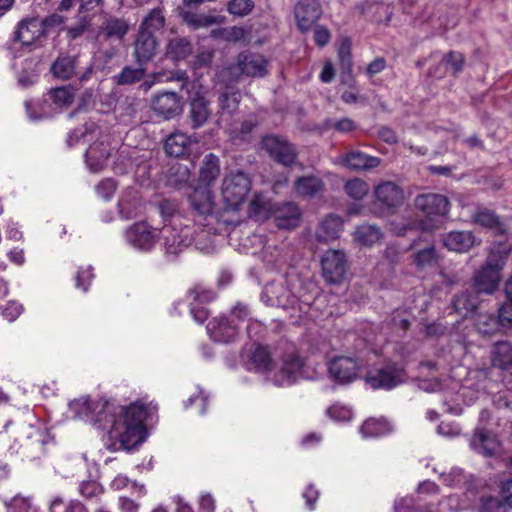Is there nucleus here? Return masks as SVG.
I'll list each match as a JSON object with an SVG mask.
<instances>
[{
  "label": "nucleus",
  "mask_w": 512,
  "mask_h": 512,
  "mask_svg": "<svg viewBox=\"0 0 512 512\" xmlns=\"http://www.w3.org/2000/svg\"><path fill=\"white\" fill-rule=\"evenodd\" d=\"M72 405L81 406V413L99 429L106 431L111 440H117L122 449L134 448L147 436L144 421L148 411L147 406L140 401L122 407L106 399L85 397Z\"/></svg>",
  "instance_id": "obj_1"
},
{
  "label": "nucleus",
  "mask_w": 512,
  "mask_h": 512,
  "mask_svg": "<svg viewBox=\"0 0 512 512\" xmlns=\"http://www.w3.org/2000/svg\"><path fill=\"white\" fill-rule=\"evenodd\" d=\"M506 257L499 252H490L485 263L474 272L471 288L480 295H492L499 287L501 271Z\"/></svg>",
  "instance_id": "obj_2"
},
{
  "label": "nucleus",
  "mask_w": 512,
  "mask_h": 512,
  "mask_svg": "<svg viewBox=\"0 0 512 512\" xmlns=\"http://www.w3.org/2000/svg\"><path fill=\"white\" fill-rule=\"evenodd\" d=\"M159 235L163 240L166 253L173 256H177L188 248L194 239L192 227L184 225L181 219L165 223Z\"/></svg>",
  "instance_id": "obj_3"
},
{
  "label": "nucleus",
  "mask_w": 512,
  "mask_h": 512,
  "mask_svg": "<svg viewBox=\"0 0 512 512\" xmlns=\"http://www.w3.org/2000/svg\"><path fill=\"white\" fill-rule=\"evenodd\" d=\"M261 148L277 164L292 167L297 163L298 150L286 137L268 134L261 139Z\"/></svg>",
  "instance_id": "obj_4"
},
{
  "label": "nucleus",
  "mask_w": 512,
  "mask_h": 512,
  "mask_svg": "<svg viewBox=\"0 0 512 512\" xmlns=\"http://www.w3.org/2000/svg\"><path fill=\"white\" fill-rule=\"evenodd\" d=\"M251 182L246 173L238 170L229 173L222 183L224 202L233 210H237L245 201L250 191Z\"/></svg>",
  "instance_id": "obj_5"
},
{
  "label": "nucleus",
  "mask_w": 512,
  "mask_h": 512,
  "mask_svg": "<svg viewBox=\"0 0 512 512\" xmlns=\"http://www.w3.org/2000/svg\"><path fill=\"white\" fill-rule=\"evenodd\" d=\"M365 381L373 389L390 390L404 382V370L395 363H389L370 371Z\"/></svg>",
  "instance_id": "obj_6"
},
{
  "label": "nucleus",
  "mask_w": 512,
  "mask_h": 512,
  "mask_svg": "<svg viewBox=\"0 0 512 512\" xmlns=\"http://www.w3.org/2000/svg\"><path fill=\"white\" fill-rule=\"evenodd\" d=\"M322 273L330 284H340L346 276L347 260L342 251L328 250L321 260Z\"/></svg>",
  "instance_id": "obj_7"
},
{
  "label": "nucleus",
  "mask_w": 512,
  "mask_h": 512,
  "mask_svg": "<svg viewBox=\"0 0 512 512\" xmlns=\"http://www.w3.org/2000/svg\"><path fill=\"white\" fill-rule=\"evenodd\" d=\"M158 237L157 230L144 221L132 224L125 231L126 241L134 248L142 251L151 250Z\"/></svg>",
  "instance_id": "obj_8"
},
{
  "label": "nucleus",
  "mask_w": 512,
  "mask_h": 512,
  "mask_svg": "<svg viewBox=\"0 0 512 512\" xmlns=\"http://www.w3.org/2000/svg\"><path fill=\"white\" fill-rule=\"evenodd\" d=\"M357 359L348 356L334 357L328 365L329 376L339 384H349L356 380L360 372Z\"/></svg>",
  "instance_id": "obj_9"
},
{
  "label": "nucleus",
  "mask_w": 512,
  "mask_h": 512,
  "mask_svg": "<svg viewBox=\"0 0 512 512\" xmlns=\"http://www.w3.org/2000/svg\"><path fill=\"white\" fill-rule=\"evenodd\" d=\"M322 16V7L318 0H299L294 6V17L301 33L313 28Z\"/></svg>",
  "instance_id": "obj_10"
},
{
  "label": "nucleus",
  "mask_w": 512,
  "mask_h": 512,
  "mask_svg": "<svg viewBox=\"0 0 512 512\" xmlns=\"http://www.w3.org/2000/svg\"><path fill=\"white\" fill-rule=\"evenodd\" d=\"M23 437L20 447L27 457L35 459L45 453V446L50 440L47 431L30 425L23 431Z\"/></svg>",
  "instance_id": "obj_11"
},
{
  "label": "nucleus",
  "mask_w": 512,
  "mask_h": 512,
  "mask_svg": "<svg viewBox=\"0 0 512 512\" xmlns=\"http://www.w3.org/2000/svg\"><path fill=\"white\" fill-rule=\"evenodd\" d=\"M151 108L157 116L170 120L182 112L181 97L176 92L169 91L155 94Z\"/></svg>",
  "instance_id": "obj_12"
},
{
  "label": "nucleus",
  "mask_w": 512,
  "mask_h": 512,
  "mask_svg": "<svg viewBox=\"0 0 512 512\" xmlns=\"http://www.w3.org/2000/svg\"><path fill=\"white\" fill-rule=\"evenodd\" d=\"M374 206H379L381 213L400 206L403 202V191L395 183L387 181L376 186Z\"/></svg>",
  "instance_id": "obj_13"
},
{
  "label": "nucleus",
  "mask_w": 512,
  "mask_h": 512,
  "mask_svg": "<svg viewBox=\"0 0 512 512\" xmlns=\"http://www.w3.org/2000/svg\"><path fill=\"white\" fill-rule=\"evenodd\" d=\"M262 299L273 307L288 309L297 303V297L290 291L285 282H272L265 286Z\"/></svg>",
  "instance_id": "obj_14"
},
{
  "label": "nucleus",
  "mask_w": 512,
  "mask_h": 512,
  "mask_svg": "<svg viewBox=\"0 0 512 512\" xmlns=\"http://www.w3.org/2000/svg\"><path fill=\"white\" fill-rule=\"evenodd\" d=\"M449 200L446 196L437 193H426L415 198V206L428 218L444 217L449 211Z\"/></svg>",
  "instance_id": "obj_15"
},
{
  "label": "nucleus",
  "mask_w": 512,
  "mask_h": 512,
  "mask_svg": "<svg viewBox=\"0 0 512 512\" xmlns=\"http://www.w3.org/2000/svg\"><path fill=\"white\" fill-rule=\"evenodd\" d=\"M158 49L159 39L157 37L137 31L133 43V57L138 65L143 66L152 61Z\"/></svg>",
  "instance_id": "obj_16"
},
{
  "label": "nucleus",
  "mask_w": 512,
  "mask_h": 512,
  "mask_svg": "<svg viewBox=\"0 0 512 512\" xmlns=\"http://www.w3.org/2000/svg\"><path fill=\"white\" fill-rule=\"evenodd\" d=\"M237 67L242 75L264 77L268 73V60L261 54L244 51L237 56Z\"/></svg>",
  "instance_id": "obj_17"
},
{
  "label": "nucleus",
  "mask_w": 512,
  "mask_h": 512,
  "mask_svg": "<svg viewBox=\"0 0 512 512\" xmlns=\"http://www.w3.org/2000/svg\"><path fill=\"white\" fill-rule=\"evenodd\" d=\"M210 338L219 343H230L236 339L239 333L237 323L226 316L214 318L207 325Z\"/></svg>",
  "instance_id": "obj_18"
},
{
  "label": "nucleus",
  "mask_w": 512,
  "mask_h": 512,
  "mask_svg": "<svg viewBox=\"0 0 512 512\" xmlns=\"http://www.w3.org/2000/svg\"><path fill=\"white\" fill-rule=\"evenodd\" d=\"M272 217L279 229H294L299 226L301 210L294 202L275 203Z\"/></svg>",
  "instance_id": "obj_19"
},
{
  "label": "nucleus",
  "mask_w": 512,
  "mask_h": 512,
  "mask_svg": "<svg viewBox=\"0 0 512 512\" xmlns=\"http://www.w3.org/2000/svg\"><path fill=\"white\" fill-rule=\"evenodd\" d=\"M303 360L296 353L286 354L279 372L274 377L277 386L293 384L302 374Z\"/></svg>",
  "instance_id": "obj_20"
},
{
  "label": "nucleus",
  "mask_w": 512,
  "mask_h": 512,
  "mask_svg": "<svg viewBox=\"0 0 512 512\" xmlns=\"http://www.w3.org/2000/svg\"><path fill=\"white\" fill-rule=\"evenodd\" d=\"M470 446L477 453L491 457L496 453L499 441L491 431L484 427H477L470 439Z\"/></svg>",
  "instance_id": "obj_21"
},
{
  "label": "nucleus",
  "mask_w": 512,
  "mask_h": 512,
  "mask_svg": "<svg viewBox=\"0 0 512 512\" xmlns=\"http://www.w3.org/2000/svg\"><path fill=\"white\" fill-rule=\"evenodd\" d=\"M193 52V44L191 40L185 36H170L165 45L164 56L173 62L186 60Z\"/></svg>",
  "instance_id": "obj_22"
},
{
  "label": "nucleus",
  "mask_w": 512,
  "mask_h": 512,
  "mask_svg": "<svg viewBox=\"0 0 512 512\" xmlns=\"http://www.w3.org/2000/svg\"><path fill=\"white\" fill-rule=\"evenodd\" d=\"M211 116L209 101L199 93H196L189 101L188 120L192 129L196 130L204 126Z\"/></svg>",
  "instance_id": "obj_23"
},
{
  "label": "nucleus",
  "mask_w": 512,
  "mask_h": 512,
  "mask_svg": "<svg viewBox=\"0 0 512 512\" xmlns=\"http://www.w3.org/2000/svg\"><path fill=\"white\" fill-rule=\"evenodd\" d=\"M129 31L126 20L116 17L106 19L99 27L97 38L99 41L122 42Z\"/></svg>",
  "instance_id": "obj_24"
},
{
  "label": "nucleus",
  "mask_w": 512,
  "mask_h": 512,
  "mask_svg": "<svg viewBox=\"0 0 512 512\" xmlns=\"http://www.w3.org/2000/svg\"><path fill=\"white\" fill-rule=\"evenodd\" d=\"M44 37L40 19L38 18L22 20L14 33V40L24 46H30Z\"/></svg>",
  "instance_id": "obj_25"
},
{
  "label": "nucleus",
  "mask_w": 512,
  "mask_h": 512,
  "mask_svg": "<svg viewBox=\"0 0 512 512\" xmlns=\"http://www.w3.org/2000/svg\"><path fill=\"white\" fill-rule=\"evenodd\" d=\"M442 242L448 250L457 253L468 252L479 244L471 231H450L443 235Z\"/></svg>",
  "instance_id": "obj_26"
},
{
  "label": "nucleus",
  "mask_w": 512,
  "mask_h": 512,
  "mask_svg": "<svg viewBox=\"0 0 512 512\" xmlns=\"http://www.w3.org/2000/svg\"><path fill=\"white\" fill-rule=\"evenodd\" d=\"M490 363L493 368L501 371L512 369V343L508 340L496 341L489 352Z\"/></svg>",
  "instance_id": "obj_27"
},
{
  "label": "nucleus",
  "mask_w": 512,
  "mask_h": 512,
  "mask_svg": "<svg viewBox=\"0 0 512 512\" xmlns=\"http://www.w3.org/2000/svg\"><path fill=\"white\" fill-rule=\"evenodd\" d=\"M78 55L59 54L52 62L50 72L58 80H70L77 75Z\"/></svg>",
  "instance_id": "obj_28"
},
{
  "label": "nucleus",
  "mask_w": 512,
  "mask_h": 512,
  "mask_svg": "<svg viewBox=\"0 0 512 512\" xmlns=\"http://www.w3.org/2000/svg\"><path fill=\"white\" fill-rule=\"evenodd\" d=\"M188 200L192 209L199 216H211L214 197L209 187L199 185L189 195Z\"/></svg>",
  "instance_id": "obj_29"
},
{
  "label": "nucleus",
  "mask_w": 512,
  "mask_h": 512,
  "mask_svg": "<svg viewBox=\"0 0 512 512\" xmlns=\"http://www.w3.org/2000/svg\"><path fill=\"white\" fill-rule=\"evenodd\" d=\"M480 294L473 288L466 289L454 295L452 299V307L454 311L463 317L474 313L482 302Z\"/></svg>",
  "instance_id": "obj_30"
},
{
  "label": "nucleus",
  "mask_w": 512,
  "mask_h": 512,
  "mask_svg": "<svg viewBox=\"0 0 512 512\" xmlns=\"http://www.w3.org/2000/svg\"><path fill=\"white\" fill-rule=\"evenodd\" d=\"M241 101V95L237 91H225L218 97V123H224L230 126L232 116L238 111Z\"/></svg>",
  "instance_id": "obj_31"
},
{
  "label": "nucleus",
  "mask_w": 512,
  "mask_h": 512,
  "mask_svg": "<svg viewBox=\"0 0 512 512\" xmlns=\"http://www.w3.org/2000/svg\"><path fill=\"white\" fill-rule=\"evenodd\" d=\"M465 57L462 53L457 51H450L443 56L439 65L434 69H430V74L441 78L446 72H450L453 76H458L464 67Z\"/></svg>",
  "instance_id": "obj_32"
},
{
  "label": "nucleus",
  "mask_w": 512,
  "mask_h": 512,
  "mask_svg": "<svg viewBox=\"0 0 512 512\" xmlns=\"http://www.w3.org/2000/svg\"><path fill=\"white\" fill-rule=\"evenodd\" d=\"M381 163L379 157L368 155L362 151H349L343 157V164L350 170L366 171L378 167Z\"/></svg>",
  "instance_id": "obj_33"
},
{
  "label": "nucleus",
  "mask_w": 512,
  "mask_h": 512,
  "mask_svg": "<svg viewBox=\"0 0 512 512\" xmlns=\"http://www.w3.org/2000/svg\"><path fill=\"white\" fill-rule=\"evenodd\" d=\"M166 25V17L162 7L151 9L142 19L138 31L158 38Z\"/></svg>",
  "instance_id": "obj_34"
},
{
  "label": "nucleus",
  "mask_w": 512,
  "mask_h": 512,
  "mask_svg": "<svg viewBox=\"0 0 512 512\" xmlns=\"http://www.w3.org/2000/svg\"><path fill=\"white\" fill-rule=\"evenodd\" d=\"M172 81L181 82V90L188 89L189 79L188 74L185 70H176L173 72L160 71L153 73L149 76L148 79L144 80L141 83V88L144 91H148L156 83Z\"/></svg>",
  "instance_id": "obj_35"
},
{
  "label": "nucleus",
  "mask_w": 512,
  "mask_h": 512,
  "mask_svg": "<svg viewBox=\"0 0 512 512\" xmlns=\"http://www.w3.org/2000/svg\"><path fill=\"white\" fill-rule=\"evenodd\" d=\"M141 207L139 193L133 188L126 189L118 202L119 214L127 220L136 217L141 212Z\"/></svg>",
  "instance_id": "obj_36"
},
{
  "label": "nucleus",
  "mask_w": 512,
  "mask_h": 512,
  "mask_svg": "<svg viewBox=\"0 0 512 512\" xmlns=\"http://www.w3.org/2000/svg\"><path fill=\"white\" fill-rule=\"evenodd\" d=\"M343 229L341 217L337 215H328L321 221L317 230L316 238L319 242L327 243L330 240L337 239Z\"/></svg>",
  "instance_id": "obj_37"
},
{
  "label": "nucleus",
  "mask_w": 512,
  "mask_h": 512,
  "mask_svg": "<svg viewBox=\"0 0 512 512\" xmlns=\"http://www.w3.org/2000/svg\"><path fill=\"white\" fill-rule=\"evenodd\" d=\"M110 151L104 143H94L86 151L85 161L92 172H99L106 166Z\"/></svg>",
  "instance_id": "obj_38"
},
{
  "label": "nucleus",
  "mask_w": 512,
  "mask_h": 512,
  "mask_svg": "<svg viewBox=\"0 0 512 512\" xmlns=\"http://www.w3.org/2000/svg\"><path fill=\"white\" fill-rule=\"evenodd\" d=\"M275 203L263 194H256L249 204L248 215L256 222H263L272 217Z\"/></svg>",
  "instance_id": "obj_39"
},
{
  "label": "nucleus",
  "mask_w": 512,
  "mask_h": 512,
  "mask_svg": "<svg viewBox=\"0 0 512 512\" xmlns=\"http://www.w3.org/2000/svg\"><path fill=\"white\" fill-rule=\"evenodd\" d=\"M383 237V233L379 226L375 224L363 223L356 227L353 232L354 241L365 247H371L378 243Z\"/></svg>",
  "instance_id": "obj_40"
},
{
  "label": "nucleus",
  "mask_w": 512,
  "mask_h": 512,
  "mask_svg": "<svg viewBox=\"0 0 512 512\" xmlns=\"http://www.w3.org/2000/svg\"><path fill=\"white\" fill-rule=\"evenodd\" d=\"M294 188L300 197L311 198L323 192L325 184L321 178L309 175L298 177L294 182Z\"/></svg>",
  "instance_id": "obj_41"
},
{
  "label": "nucleus",
  "mask_w": 512,
  "mask_h": 512,
  "mask_svg": "<svg viewBox=\"0 0 512 512\" xmlns=\"http://www.w3.org/2000/svg\"><path fill=\"white\" fill-rule=\"evenodd\" d=\"M220 174L219 157L213 153L207 154L200 167L199 182L202 186L209 187Z\"/></svg>",
  "instance_id": "obj_42"
},
{
  "label": "nucleus",
  "mask_w": 512,
  "mask_h": 512,
  "mask_svg": "<svg viewBox=\"0 0 512 512\" xmlns=\"http://www.w3.org/2000/svg\"><path fill=\"white\" fill-rule=\"evenodd\" d=\"M190 144L189 136L182 132H174L166 138L164 148L169 156L181 157L187 153Z\"/></svg>",
  "instance_id": "obj_43"
},
{
  "label": "nucleus",
  "mask_w": 512,
  "mask_h": 512,
  "mask_svg": "<svg viewBox=\"0 0 512 512\" xmlns=\"http://www.w3.org/2000/svg\"><path fill=\"white\" fill-rule=\"evenodd\" d=\"M393 427L390 422L384 418H369L362 424L360 432L364 437H381L392 432Z\"/></svg>",
  "instance_id": "obj_44"
},
{
  "label": "nucleus",
  "mask_w": 512,
  "mask_h": 512,
  "mask_svg": "<svg viewBox=\"0 0 512 512\" xmlns=\"http://www.w3.org/2000/svg\"><path fill=\"white\" fill-rule=\"evenodd\" d=\"M146 75V69L143 66L133 67L127 65L116 74L113 78L114 81L120 86H128L138 83L144 79Z\"/></svg>",
  "instance_id": "obj_45"
},
{
  "label": "nucleus",
  "mask_w": 512,
  "mask_h": 512,
  "mask_svg": "<svg viewBox=\"0 0 512 512\" xmlns=\"http://www.w3.org/2000/svg\"><path fill=\"white\" fill-rule=\"evenodd\" d=\"M272 359L270 352L266 347L258 345L251 353L248 368L256 372L268 371L271 367Z\"/></svg>",
  "instance_id": "obj_46"
},
{
  "label": "nucleus",
  "mask_w": 512,
  "mask_h": 512,
  "mask_svg": "<svg viewBox=\"0 0 512 512\" xmlns=\"http://www.w3.org/2000/svg\"><path fill=\"white\" fill-rule=\"evenodd\" d=\"M181 16L183 21L193 29L209 27L222 21L219 16L196 14L190 11L183 12Z\"/></svg>",
  "instance_id": "obj_47"
},
{
  "label": "nucleus",
  "mask_w": 512,
  "mask_h": 512,
  "mask_svg": "<svg viewBox=\"0 0 512 512\" xmlns=\"http://www.w3.org/2000/svg\"><path fill=\"white\" fill-rule=\"evenodd\" d=\"M437 263V252L433 245L418 250L413 255V264L419 270L432 267Z\"/></svg>",
  "instance_id": "obj_48"
},
{
  "label": "nucleus",
  "mask_w": 512,
  "mask_h": 512,
  "mask_svg": "<svg viewBox=\"0 0 512 512\" xmlns=\"http://www.w3.org/2000/svg\"><path fill=\"white\" fill-rule=\"evenodd\" d=\"M351 40L343 38L338 47V60L342 73L351 74L353 62L351 53Z\"/></svg>",
  "instance_id": "obj_49"
},
{
  "label": "nucleus",
  "mask_w": 512,
  "mask_h": 512,
  "mask_svg": "<svg viewBox=\"0 0 512 512\" xmlns=\"http://www.w3.org/2000/svg\"><path fill=\"white\" fill-rule=\"evenodd\" d=\"M477 329L483 335H492L503 331L498 315L493 314L480 315L477 320Z\"/></svg>",
  "instance_id": "obj_50"
},
{
  "label": "nucleus",
  "mask_w": 512,
  "mask_h": 512,
  "mask_svg": "<svg viewBox=\"0 0 512 512\" xmlns=\"http://www.w3.org/2000/svg\"><path fill=\"white\" fill-rule=\"evenodd\" d=\"M48 94L52 102L58 107L69 106L74 100V94L69 85L52 88Z\"/></svg>",
  "instance_id": "obj_51"
},
{
  "label": "nucleus",
  "mask_w": 512,
  "mask_h": 512,
  "mask_svg": "<svg viewBox=\"0 0 512 512\" xmlns=\"http://www.w3.org/2000/svg\"><path fill=\"white\" fill-rule=\"evenodd\" d=\"M472 218L476 224L486 228H497L500 225L499 217L487 208H479Z\"/></svg>",
  "instance_id": "obj_52"
},
{
  "label": "nucleus",
  "mask_w": 512,
  "mask_h": 512,
  "mask_svg": "<svg viewBox=\"0 0 512 512\" xmlns=\"http://www.w3.org/2000/svg\"><path fill=\"white\" fill-rule=\"evenodd\" d=\"M344 190L352 199L361 200L367 195L369 186L364 180L354 178L346 182Z\"/></svg>",
  "instance_id": "obj_53"
},
{
  "label": "nucleus",
  "mask_w": 512,
  "mask_h": 512,
  "mask_svg": "<svg viewBox=\"0 0 512 512\" xmlns=\"http://www.w3.org/2000/svg\"><path fill=\"white\" fill-rule=\"evenodd\" d=\"M159 212L164 219V224L171 223L174 219H181L179 215H176L178 210V204L169 199H163L158 205Z\"/></svg>",
  "instance_id": "obj_54"
},
{
  "label": "nucleus",
  "mask_w": 512,
  "mask_h": 512,
  "mask_svg": "<svg viewBox=\"0 0 512 512\" xmlns=\"http://www.w3.org/2000/svg\"><path fill=\"white\" fill-rule=\"evenodd\" d=\"M254 8L252 0H231L227 4V10L230 14L243 17L248 15Z\"/></svg>",
  "instance_id": "obj_55"
},
{
  "label": "nucleus",
  "mask_w": 512,
  "mask_h": 512,
  "mask_svg": "<svg viewBox=\"0 0 512 512\" xmlns=\"http://www.w3.org/2000/svg\"><path fill=\"white\" fill-rule=\"evenodd\" d=\"M90 22L91 19L88 16H80L75 24L66 28L67 38L69 40L80 38L90 26Z\"/></svg>",
  "instance_id": "obj_56"
},
{
  "label": "nucleus",
  "mask_w": 512,
  "mask_h": 512,
  "mask_svg": "<svg viewBox=\"0 0 512 512\" xmlns=\"http://www.w3.org/2000/svg\"><path fill=\"white\" fill-rule=\"evenodd\" d=\"M189 296L193 298L192 303L201 305L213 301L216 297V294L213 290L205 289L198 285L189 290Z\"/></svg>",
  "instance_id": "obj_57"
},
{
  "label": "nucleus",
  "mask_w": 512,
  "mask_h": 512,
  "mask_svg": "<svg viewBox=\"0 0 512 512\" xmlns=\"http://www.w3.org/2000/svg\"><path fill=\"white\" fill-rule=\"evenodd\" d=\"M65 21H66V18L57 13H53L51 15H48L44 19H41L40 24H41V27H42L45 37L52 30L62 27L64 25Z\"/></svg>",
  "instance_id": "obj_58"
},
{
  "label": "nucleus",
  "mask_w": 512,
  "mask_h": 512,
  "mask_svg": "<svg viewBox=\"0 0 512 512\" xmlns=\"http://www.w3.org/2000/svg\"><path fill=\"white\" fill-rule=\"evenodd\" d=\"M441 478L450 487H461L465 483V475L460 468H452L449 473H442Z\"/></svg>",
  "instance_id": "obj_59"
},
{
  "label": "nucleus",
  "mask_w": 512,
  "mask_h": 512,
  "mask_svg": "<svg viewBox=\"0 0 512 512\" xmlns=\"http://www.w3.org/2000/svg\"><path fill=\"white\" fill-rule=\"evenodd\" d=\"M1 314L9 322L16 320L23 311V306L16 301H8L5 305H0Z\"/></svg>",
  "instance_id": "obj_60"
},
{
  "label": "nucleus",
  "mask_w": 512,
  "mask_h": 512,
  "mask_svg": "<svg viewBox=\"0 0 512 512\" xmlns=\"http://www.w3.org/2000/svg\"><path fill=\"white\" fill-rule=\"evenodd\" d=\"M498 317L503 331L512 329V301L508 300L498 310Z\"/></svg>",
  "instance_id": "obj_61"
},
{
  "label": "nucleus",
  "mask_w": 512,
  "mask_h": 512,
  "mask_svg": "<svg viewBox=\"0 0 512 512\" xmlns=\"http://www.w3.org/2000/svg\"><path fill=\"white\" fill-rule=\"evenodd\" d=\"M314 42L318 47H325L331 40L330 30L323 25H314Z\"/></svg>",
  "instance_id": "obj_62"
},
{
  "label": "nucleus",
  "mask_w": 512,
  "mask_h": 512,
  "mask_svg": "<svg viewBox=\"0 0 512 512\" xmlns=\"http://www.w3.org/2000/svg\"><path fill=\"white\" fill-rule=\"evenodd\" d=\"M93 276L92 267L89 266L85 269H80L75 277L76 287L86 292Z\"/></svg>",
  "instance_id": "obj_63"
},
{
  "label": "nucleus",
  "mask_w": 512,
  "mask_h": 512,
  "mask_svg": "<svg viewBox=\"0 0 512 512\" xmlns=\"http://www.w3.org/2000/svg\"><path fill=\"white\" fill-rule=\"evenodd\" d=\"M481 512H507V509L498 499L488 498L483 502Z\"/></svg>",
  "instance_id": "obj_64"
}]
</instances>
